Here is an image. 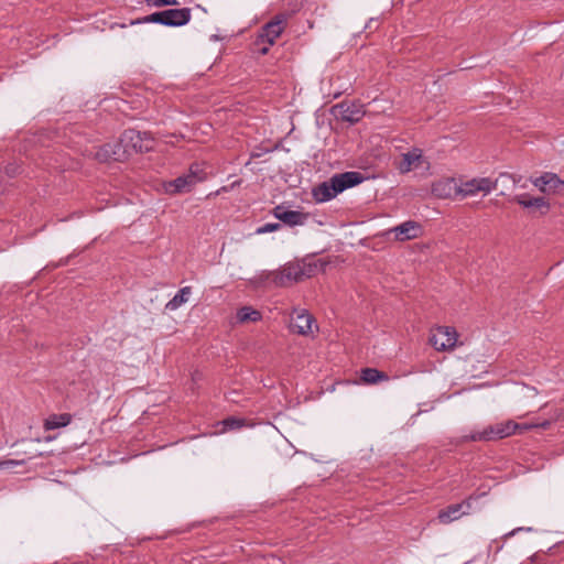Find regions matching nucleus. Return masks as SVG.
Segmentation results:
<instances>
[{
  "instance_id": "1",
  "label": "nucleus",
  "mask_w": 564,
  "mask_h": 564,
  "mask_svg": "<svg viewBox=\"0 0 564 564\" xmlns=\"http://www.w3.org/2000/svg\"><path fill=\"white\" fill-rule=\"evenodd\" d=\"M152 149V140L147 132L126 130L115 144H105L96 152L99 161H122L132 153L148 152Z\"/></svg>"
},
{
  "instance_id": "2",
  "label": "nucleus",
  "mask_w": 564,
  "mask_h": 564,
  "mask_svg": "<svg viewBox=\"0 0 564 564\" xmlns=\"http://www.w3.org/2000/svg\"><path fill=\"white\" fill-rule=\"evenodd\" d=\"M326 262L318 259L315 261L288 262L274 274L275 288H288L305 279L312 278L325 270Z\"/></svg>"
},
{
  "instance_id": "3",
  "label": "nucleus",
  "mask_w": 564,
  "mask_h": 564,
  "mask_svg": "<svg viewBox=\"0 0 564 564\" xmlns=\"http://www.w3.org/2000/svg\"><path fill=\"white\" fill-rule=\"evenodd\" d=\"M364 180L362 174L355 171L335 174L328 181L313 187L312 196L316 203H325L335 198L347 188L360 184Z\"/></svg>"
},
{
  "instance_id": "4",
  "label": "nucleus",
  "mask_w": 564,
  "mask_h": 564,
  "mask_svg": "<svg viewBox=\"0 0 564 564\" xmlns=\"http://www.w3.org/2000/svg\"><path fill=\"white\" fill-rule=\"evenodd\" d=\"M192 12L189 8L167 9L151 13L143 18L130 21V25L143 23H159L165 26H183L191 21Z\"/></svg>"
},
{
  "instance_id": "5",
  "label": "nucleus",
  "mask_w": 564,
  "mask_h": 564,
  "mask_svg": "<svg viewBox=\"0 0 564 564\" xmlns=\"http://www.w3.org/2000/svg\"><path fill=\"white\" fill-rule=\"evenodd\" d=\"M519 423L508 420L485 427L482 431H475L462 437V442H491L517 434Z\"/></svg>"
},
{
  "instance_id": "6",
  "label": "nucleus",
  "mask_w": 564,
  "mask_h": 564,
  "mask_svg": "<svg viewBox=\"0 0 564 564\" xmlns=\"http://www.w3.org/2000/svg\"><path fill=\"white\" fill-rule=\"evenodd\" d=\"M206 180V173L203 165L193 163L188 172L164 184L165 192L175 195L189 193L196 184Z\"/></svg>"
},
{
  "instance_id": "7",
  "label": "nucleus",
  "mask_w": 564,
  "mask_h": 564,
  "mask_svg": "<svg viewBox=\"0 0 564 564\" xmlns=\"http://www.w3.org/2000/svg\"><path fill=\"white\" fill-rule=\"evenodd\" d=\"M288 15L284 13L276 14L271 21L265 23L258 35L257 45L265 44L259 47L262 55L268 54L270 46L275 43V40L282 34L285 29Z\"/></svg>"
},
{
  "instance_id": "8",
  "label": "nucleus",
  "mask_w": 564,
  "mask_h": 564,
  "mask_svg": "<svg viewBox=\"0 0 564 564\" xmlns=\"http://www.w3.org/2000/svg\"><path fill=\"white\" fill-rule=\"evenodd\" d=\"M499 180H509L513 184L517 182L513 175L507 173L500 174L499 178L495 181L489 177H476L459 184V196L468 197L478 193L486 195L497 187Z\"/></svg>"
},
{
  "instance_id": "9",
  "label": "nucleus",
  "mask_w": 564,
  "mask_h": 564,
  "mask_svg": "<svg viewBox=\"0 0 564 564\" xmlns=\"http://www.w3.org/2000/svg\"><path fill=\"white\" fill-rule=\"evenodd\" d=\"M421 167L429 170L430 162L423 155V151L420 148H412L408 152L402 153L400 161L397 164V169L401 174H406Z\"/></svg>"
},
{
  "instance_id": "10",
  "label": "nucleus",
  "mask_w": 564,
  "mask_h": 564,
  "mask_svg": "<svg viewBox=\"0 0 564 564\" xmlns=\"http://www.w3.org/2000/svg\"><path fill=\"white\" fill-rule=\"evenodd\" d=\"M474 497L470 496L459 503L449 505L438 511L437 519L441 523L447 524L468 514L473 509Z\"/></svg>"
},
{
  "instance_id": "11",
  "label": "nucleus",
  "mask_w": 564,
  "mask_h": 564,
  "mask_svg": "<svg viewBox=\"0 0 564 564\" xmlns=\"http://www.w3.org/2000/svg\"><path fill=\"white\" fill-rule=\"evenodd\" d=\"M457 334L454 328L440 326L430 336V344L438 351L451 349L455 346Z\"/></svg>"
},
{
  "instance_id": "12",
  "label": "nucleus",
  "mask_w": 564,
  "mask_h": 564,
  "mask_svg": "<svg viewBox=\"0 0 564 564\" xmlns=\"http://www.w3.org/2000/svg\"><path fill=\"white\" fill-rule=\"evenodd\" d=\"M532 184L545 194H564V181L555 173L545 172L541 176L532 178Z\"/></svg>"
},
{
  "instance_id": "13",
  "label": "nucleus",
  "mask_w": 564,
  "mask_h": 564,
  "mask_svg": "<svg viewBox=\"0 0 564 564\" xmlns=\"http://www.w3.org/2000/svg\"><path fill=\"white\" fill-rule=\"evenodd\" d=\"M432 194L437 198L446 199L459 196V184L454 177H444L432 184Z\"/></svg>"
},
{
  "instance_id": "14",
  "label": "nucleus",
  "mask_w": 564,
  "mask_h": 564,
  "mask_svg": "<svg viewBox=\"0 0 564 564\" xmlns=\"http://www.w3.org/2000/svg\"><path fill=\"white\" fill-rule=\"evenodd\" d=\"M512 202L527 209L543 216L550 210V203L544 197H531L529 194H519L512 197Z\"/></svg>"
},
{
  "instance_id": "15",
  "label": "nucleus",
  "mask_w": 564,
  "mask_h": 564,
  "mask_svg": "<svg viewBox=\"0 0 564 564\" xmlns=\"http://www.w3.org/2000/svg\"><path fill=\"white\" fill-rule=\"evenodd\" d=\"M335 115L343 121L358 122L365 115L362 106L352 102H341L334 107Z\"/></svg>"
},
{
  "instance_id": "16",
  "label": "nucleus",
  "mask_w": 564,
  "mask_h": 564,
  "mask_svg": "<svg viewBox=\"0 0 564 564\" xmlns=\"http://www.w3.org/2000/svg\"><path fill=\"white\" fill-rule=\"evenodd\" d=\"M390 234H394V239L398 241H406L421 236V226L416 221L408 220L390 229L387 235Z\"/></svg>"
},
{
  "instance_id": "17",
  "label": "nucleus",
  "mask_w": 564,
  "mask_h": 564,
  "mask_svg": "<svg viewBox=\"0 0 564 564\" xmlns=\"http://www.w3.org/2000/svg\"><path fill=\"white\" fill-rule=\"evenodd\" d=\"M273 215L275 218L289 226L303 225L307 219V216L304 213L297 210H288L283 206L274 207Z\"/></svg>"
},
{
  "instance_id": "18",
  "label": "nucleus",
  "mask_w": 564,
  "mask_h": 564,
  "mask_svg": "<svg viewBox=\"0 0 564 564\" xmlns=\"http://www.w3.org/2000/svg\"><path fill=\"white\" fill-rule=\"evenodd\" d=\"M295 316L292 317V328L300 335H307L312 332L314 317L306 311H295Z\"/></svg>"
},
{
  "instance_id": "19",
  "label": "nucleus",
  "mask_w": 564,
  "mask_h": 564,
  "mask_svg": "<svg viewBox=\"0 0 564 564\" xmlns=\"http://www.w3.org/2000/svg\"><path fill=\"white\" fill-rule=\"evenodd\" d=\"M192 294V288L191 286H184L178 290V292L166 303L165 310L167 311H175L183 304H185L189 295Z\"/></svg>"
},
{
  "instance_id": "20",
  "label": "nucleus",
  "mask_w": 564,
  "mask_h": 564,
  "mask_svg": "<svg viewBox=\"0 0 564 564\" xmlns=\"http://www.w3.org/2000/svg\"><path fill=\"white\" fill-rule=\"evenodd\" d=\"M262 317V314L260 311L251 307V306H242L237 311L236 318L239 323H256L260 321Z\"/></svg>"
},
{
  "instance_id": "21",
  "label": "nucleus",
  "mask_w": 564,
  "mask_h": 564,
  "mask_svg": "<svg viewBox=\"0 0 564 564\" xmlns=\"http://www.w3.org/2000/svg\"><path fill=\"white\" fill-rule=\"evenodd\" d=\"M70 420L72 416L67 413L52 414L45 420L44 429L46 431H52L59 427H64L70 423Z\"/></svg>"
},
{
  "instance_id": "22",
  "label": "nucleus",
  "mask_w": 564,
  "mask_h": 564,
  "mask_svg": "<svg viewBox=\"0 0 564 564\" xmlns=\"http://www.w3.org/2000/svg\"><path fill=\"white\" fill-rule=\"evenodd\" d=\"M361 380L365 383L373 384L380 381H386L389 379L388 375L376 369V368H365L361 370Z\"/></svg>"
},
{
  "instance_id": "23",
  "label": "nucleus",
  "mask_w": 564,
  "mask_h": 564,
  "mask_svg": "<svg viewBox=\"0 0 564 564\" xmlns=\"http://www.w3.org/2000/svg\"><path fill=\"white\" fill-rule=\"evenodd\" d=\"M274 274H276V270L275 271H263L256 278V282L260 286H267V285L274 286Z\"/></svg>"
},
{
  "instance_id": "24",
  "label": "nucleus",
  "mask_w": 564,
  "mask_h": 564,
  "mask_svg": "<svg viewBox=\"0 0 564 564\" xmlns=\"http://www.w3.org/2000/svg\"><path fill=\"white\" fill-rule=\"evenodd\" d=\"M224 431L239 430L245 426V420L237 417H228L223 421Z\"/></svg>"
},
{
  "instance_id": "25",
  "label": "nucleus",
  "mask_w": 564,
  "mask_h": 564,
  "mask_svg": "<svg viewBox=\"0 0 564 564\" xmlns=\"http://www.w3.org/2000/svg\"><path fill=\"white\" fill-rule=\"evenodd\" d=\"M551 425V422L545 420L542 422H534V423H524L519 424V429L517 433H523L524 431L531 430V429H543L546 430Z\"/></svg>"
},
{
  "instance_id": "26",
  "label": "nucleus",
  "mask_w": 564,
  "mask_h": 564,
  "mask_svg": "<svg viewBox=\"0 0 564 564\" xmlns=\"http://www.w3.org/2000/svg\"><path fill=\"white\" fill-rule=\"evenodd\" d=\"M148 7L161 8L178 4L177 0H145Z\"/></svg>"
},
{
  "instance_id": "27",
  "label": "nucleus",
  "mask_w": 564,
  "mask_h": 564,
  "mask_svg": "<svg viewBox=\"0 0 564 564\" xmlns=\"http://www.w3.org/2000/svg\"><path fill=\"white\" fill-rule=\"evenodd\" d=\"M281 228V225L279 223H267L260 227L257 228V234H268L276 231Z\"/></svg>"
},
{
  "instance_id": "28",
  "label": "nucleus",
  "mask_w": 564,
  "mask_h": 564,
  "mask_svg": "<svg viewBox=\"0 0 564 564\" xmlns=\"http://www.w3.org/2000/svg\"><path fill=\"white\" fill-rule=\"evenodd\" d=\"M17 464L18 463L15 460H6V462L0 463V467L13 466V465H17Z\"/></svg>"
},
{
  "instance_id": "29",
  "label": "nucleus",
  "mask_w": 564,
  "mask_h": 564,
  "mask_svg": "<svg viewBox=\"0 0 564 564\" xmlns=\"http://www.w3.org/2000/svg\"><path fill=\"white\" fill-rule=\"evenodd\" d=\"M522 530H524V528H518V529H514V530H512L511 532H509L507 535H508V536L514 535V534H516V532H518V531H522Z\"/></svg>"
},
{
  "instance_id": "30",
  "label": "nucleus",
  "mask_w": 564,
  "mask_h": 564,
  "mask_svg": "<svg viewBox=\"0 0 564 564\" xmlns=\"http://www.w3.org/2000/svg\"><path fill=\"white\" fill-rule=\"evenodd\" d=\"M375 22L373 20H369V24L366 28H371V23Z\"/></svg>"
}]
</instances>
